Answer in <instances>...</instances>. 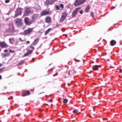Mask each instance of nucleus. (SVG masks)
Here are the masks:
<instances>
[{
    "label": "nucleus",
    "mask_w": 122,
    "mask_h": 122,
    "mask_svg": "<svg viewBox=\"0 0 122 122\" xmlns=\"http://www.w3.org/2000/svg\"><path fill=\"white\" fill-rule=\"evenodd\" d=\"M1 50L0 49V51H1Z\"/></svg>",
    "instance_id": "obj_47"
},
{
    "label": "nucleus",
    "mask_w": 122,
    "mask_h": 122,
    "mask_svg": "<svg viewBox=\"0 0 122 122\" xmlns=\"http://www.w3.org/2000/svg\"><path fill=\"white\" fill-rule=\"evenodd\" d=\"M80 9V7L77 8H76L75 10L73 11L72 14V17H75V16L77 14L78 11Z\"/></svg>",
    "instance_id": "obj_9"
},
{
    "label": "nucleus",
    "mask_w": 122,
    "mask_h": 122,
    "mask_svg": "<svg viewBox=\"0 0 122 122\" xmlns=\"http://www.w3.org/2000/svg\"><path fill=\"white\" fill-rule=\"evenodd\" d=\"M8 46V45L5 41L0 42V47L2 48H6Z\"/></svg>",
    "instance_id": "obj_7"
},
{
    "label": "nucleus",
    "mask_w": 122,
    "mask_h": 122,
    "mask_svg": "<svg viewBox=\"0 0 122 122\" xmlns=\"http://www.w3.org/2000/svg\"><path fill=\"white\" fill-rule=\"evenodd\" d=\"M116 43V41L114 40L111 41L110 42V44L111 46H113L115 45Z\"/></svg>",
    "instance_id": "obj_17"
},
{
    "label": "nucleus",
    "mask_w": 122,
    "mask_h": 122,
    "mask_svg": "<svg viewBox=\"0 0 122 122\" xmlns=\"http://www.w3.org/2000/svg\"><path fill=\"white\" fill-rule=\"evenodd\" d=\"M44 93V92H43L41 93H39V94H41V93Z\"/></svg>",
    "instance_id": "obj_46"
},
{
    "label": "nucleus",
    "mask_w": 122,
    "mask_h": 122,
    "mask_svg": "<svg viewBox=\"0 0 122 122\" xmlns=\"http://www.w3.org/2000/svg\"><path fill=\"white\" fill-rule=\"evenodd\" d=\"M6 31L9 32H13L15 31L13 25L12 24H10L9 25V28L6 29Z\"/></svg>",
    "instance_id": "obj_3"
},
{
    "label": "nucleus",
    "mask_w": 122,
    "mask_h": 122,
    "mask_svg": "<svg viewBox=\"0 0 122 122\" xmlns=\"http://www.w3.org/2000/svg\"><path fill=\"white\" fill-rule=\"evenodd\" d=\"M65 18H66L65 17L62 16L61 18V19L60 20V22H62L65 19Z\"/></svg>",
    "instance_id": "obj_20"
},
{
    "label": "nucleus",
    "mask_w": 122,
    "mask_h": 122,
    "mask_svg": "<svg viewBox=\"0 0 122 122\" xmlns=\"http://www.w3.org/2000/svg\"><path fill=\"white\" fill-rule=\"evenodd\" d=\"M73 71L74 72H75V71Z\"/></svg>",
    "instance_id": "obj_48"
},
{
    "label": "nucleus",
    "mask_w": 122,
    "mask_h": 122,
    "mask_svg": "<svg viewBox=\"0 0 122 122\" xmlns=\"http://www.w3.org/2000/svg\"><path fill=\"white\" fill-rule=\"evenodd\" d=\"M70 73V72H69L68 73V74H69V75Z\"/></svg>",
    "instance_id": "obj_45"
},
{
    "label": "nucleus",
    "mask_w": 122,
    "mask_h": 122,
    "mask_svg": "<svg viewBox=\"0 0 122 122\" xmlns=\"http://www.w3.org/2000/svg\"><path fill=\"white\" fill-rule=\"evenodd\" d=\"M115 7H114L113 6V7H112L111 8V9H115Z\"/></svg>",
    "instance_id": "obj_37"
},
{
    "label": "nucleus",
    "mask_w": 122,
    "mask_h": 122,
    "mask_svg": "<svg viewBox=\"0 0 122 122\" xmlns=\"http://www.w3.org/2000/svg\"><path fill=\"white\" fill-rule=\"evenodd\" d=\"M24 21L25 24L26 25H30L32 24L31 21L28 17L25 18Z\"/></svg>",
    "instance_id": "obj_6"
},
{
    "label": "nucleus",
    "mask_w": 122,
    "mask_h": 122,
    "mask_svg": "<svg viewBox=\"0 0 122 122\" xmlns=\"http://www.w3.org/2000/svg\"><path fill=\"white\" fill-rule=\"evenodd\" d=\"M73 112L74 113H76L78 112V111L77 110H74L73 111Z\"/></svg>",
    "instance_id": "obj_29"
},
{
    "label": "nucleus",
    "mask_w": 122,
    "mask_h": 122,
    "mask_svg": "<svg viewBox=\"0 0 122 122\" xmlns=\"http://www.w3.org/2000/svg\"><path fill=\"white\" fill-rule=\"evenodd\" d=\"M9 40L10 43L12 44L13 43V39L10 38L9 39Z\"/></svg>",
    "instance_id": "obj_26"
},
{
    "label": "nucleus",
    "mask_w": 122,
    "mask_h": 122,
    "mask_svg": "<svg viewBox=\"0 0 122 122\" xmlns=\"http://www.w3.org/2000/svg\"><path fill=\"white\" fill-rule=\"evenodd\" d=\"M12 99V97H11V98H8V99Z\"/></svg>",
    "instance_id": "obj_43"
},
{
    "label": "nucleus",
    "mask_w": 122,
    "mask_h": 122,
    "mask_svg": "<svg viewBox=\"0 0 122 122\" xmlns=\"http://www.w3.org/2000/svg\"><path fill=\"white\" fill-rule=\"evenodd\" d=\"M39 40V38H37L31 44V45L35 46L38 43Z\"/></svg>",
    "instance_id": "obj_14"
},
{
    "label": "nucleus",
    "mask_w": 122,
    "mask_h": 122,
    "mask_svg": "<svg viewBox=\"0 0 122 122\" xmlns=\"http://www.w3.org/2000/svg\"><path fill=\"white\" fill-rule=\"evenodd\" d=\"M50 14H51L50 11H46V10H44L41 12V16H42Z\"/></svg>",
    "instance_id": "obj_10"
},
{
    "label": "nucleus",
    "mask_w": 122,
    "mask_h": 122,
    "mask_svg": "<svg viewBox=\"0 0 122 122\" xmlns=\"http://www.w3.org/2000/svg\"><path fill=\"white\" fill-rule=\"evenodd\" d=\"M51 30V29L50 28L48 29L46 31L45 33V35H46Z\"/></svg>",
    "instance_id": "obj_18"
},
{
    "label": "nucleus",
    "mask_w": 122,
    "mask_h": 122,
    "mask_svg": "<svg viewBox=\"0 0 122 122\" xmlns=\"http://www.w3.org/2000/svg\"><path fill=\"white\" fill-rule=\"evenodd\" d=\"M59 5L60 7H60L61 8V9L62 10L64 8V5L63 4H60Z\"/></svg>",
    "instance_id": "obj_25"
},
{
    "label": "nucleus",
    "mask_w": 122,
    "mask_h": 122,
    "mask_svg": "<svg viewBox=\"0 0 122 122\" xmlns=\"http://www.w3.org/2000/svg\"><path fill=\"white\" fill-rule=\"evenodd\" d=\"M2 76L1 75H0V79H1Z\"/></svg>",
    "instance_id": "obj_42"
},
{
    "label": "nucleus",
    "mask_w": 122,
    "mask_h": 122,
    "mask_svg": "<svg viewBox=\"0 0 122 122\" xmlns=\"http://www.w3.org/2000/svg\"><path fill=\"white\" fill-rule=\"evenodd\" d=\"M19 40H20L21 41H22V40H21V38H19Z\"/></svg>",
    "instance_id": "obj_40"
},
{
    "label": "nucleus",
    "mask_w": 122,
    "mask_h": 122,
    "mask_svg": "<svg viewBox=\"0 0 122 122\" xmlns=\"http://www.w3.org/2000/svg\"><path fill=\"white\" fill-rule=\"evenodd\" d=\"M22 12V9L20 8H17L16 10L15 11V17L21 14Z\"/></svg>",
    "instance_id": "obj_5"
},
{
    "label": "nucleus",
    "mask_w": 122,
    "mask_h": 122,
    "mask_svg": "<svg viewBox=\"0 0 122 122\" xmlns=\"http://www.w3.org/2000/svg\"><path fill=\"white\" fill-rule=\"evenodd\" d=\"M26 43H27L28 44H29L30 43V42L29 41H27L26 42Z\"/></svg>",
    "instance_id": "obj_39"
},
{
    "label": "nucleus",
    "mask_w": 122,
    "mask_h": 122,
    "mask_svg": "<svg viewBox=\"0 0 122 122\" xmlns=\"http://www.w3.org/2000/svg\"><path fill=\"white\" fill-rule=\"evenodd\" d=\"M119 72L120 73H121L122 72V70L121 69H120L119 70Z\"/></svg>",
    "instance_id": "obj_38"
},
{
    "label": "nucleus",
    "mask_w": 122,
    "mask_h": 122,
    "mask_svg": "<svg viewBox=\"0 0 122 122\" xmlns=\"http://www.w3.org/2000/svg\"><path fill=\"white\" fill-rule=\"evenodd\" d=\"M90 8V7L89 5H88L86 8L85 9L86 12H88L89 11Z\"/></svg>",
    "instance_id": "obj_19"
},
{
    "label": "nucleus",
    "mask_w": 122,
    "mask_h": 122,
    "mask_svg": "<svg viewBox=\"0 0 122 122\" xmlns=\"http://www.w3.org/2000/svg\"><path fill=\"white\" fill-rule=\"evenodd\" d=\"M25 62V61L24 60L20 61V63L17 65L18 66H19L20 65L23 64Z\"/></svg>",
    "instance_id": "obj_21"
},
{
    "label": "nucleus",
    "mask_w": 122,
    "mask_h": 122,
    "mask_svg": "<svg viewBox=\"0 0 122 122\" xmlns=\"http://www.w3.org/2000/svg\"><path fill=\"white\" fill-rule=\"evenodd\" d=\"M8 93H9V92H7V93H5V94H8Z\"/></svg>",
    "instance_id": "obj_44"
},
{
    "label": "nucleus",
    "mask_w": 122,
    "mask_h": 122,
    "mask_svg": "<svg viewBox=\"0 0 122 122\" xmlns=\"http://www.w3.org/2000/svg\"><path fill=\"white\" fill-rule=\"evenodd\" d=\"M86 0H76L74 2V5L76 6H78L83 4L86 1Z\"/></svg>",
    "instance_id": "obj_1"
},
{
    "label": "nucleus",
    "mask_w": 122,
    "mask_h": 122,
    "mask_svg": "<svg viewBox=\"0 0 122 122\" xmlns=\"http://www.w3.org/2000/svg\"><path fill=\"white\" fill-rule=\"evenodd\" d=\"M100 66L99 65H95L92 67L94 71L97 70L98 69V68Z\"/></svg>",
    "instance_id": "obj_16"
},
{
    "label": "nucleus",
    "mask_w": 122,
    "mask_h": 122,
    "mask_svg": "<svg viewBox=\"0 0 122 122\" xmlns=\"http://www.w3.org/2000/svg\"><path fill=\"white\" fill-rule=\"evenodd\" d=\"M45 20L46 22L48 23H50L51 21V18L49 16H47L46 17Z\"/></svg>",
    "instance_id": "obj_15"
},
{
    "label": "nucleus",
    "mask_w": 122,
    "mask_h": 122,
    "mask_svg": "<svg viewBox=\"0 0 122 122\" xmlns=\"http://www.w3.org/2000/svg\"><path fill=\"white\" fill-rule=\"evenodd\" d=\"M30 94V92L29 91H25L23 92L22 94V95L23 96H26Z\"/></svg>",
    "instance_id": "obj_13"
},
{
    "label": "nucleus",
    "mask_w": 122,
    "mask_h": 122,
    "mask_svg": "<svg viewBox=\"0 0 122 122\" xmlns=\"http://www.w3.org/2000/svg\"><path fill=\"white\" fill-rule=\"evenodd\" d=\"M94 14L93 12H91L90 15L91 16L93 17V18H94Z\"/></svg>",
    "instance_id": "obj_27"
},
{
    "label": "nucleus",
    "mask_w": 122,
    "mask_h": 122,
    "mask_svg": "<svg viewBox=\"0 0 122 122\" xmlns=\"http://www.w3.org/2000/svg\"><path fill=\"white\" fill-rule=\"evenodd\" d=\"M2 66V64H1L0 63V67Z\"/></svg>",
    "instance_id": "obj_41"
},
{
    "label": "nucleus",
    "mask_w": 122,
    "mask_h": 122,
    "mask_svg": "<svg viewBox=\"0 0 122 122\" xmlns=\"http://www.w3.org/2000/svg\"><path fill=\"white\" fill-rule=\"evenodd\" d=\"M10 0H5V3H8L10 1Z\"/></svg>",
    "instance_id": "obj_31"
},
{
    "label": "nucleus",
    "mask_w": 122,
    "mask_h": 122,
    "mask_svg": "<svg viewBox=\"0 0 122 122\" xmlns=\"http://www.w3.org/2000/svg\"><path fill=\"white\" fill-rule=\"evenodd\" d=\"M79 13L80 14H82L83 13V11L82 10H81L80 11Z\"/></svg>",
    "instance_id": "obj_34"
},
{
    "label": "nucleus",
    "mask_w": 122,
    "mask_h": 122,
    "mask_svg": "<svg viewBox=\"0 0 122 122\" xmlns=\"http://www.w3.org/2000/svg\"><path fill=\"white\" fill-rule=\"evenodd\" d=\"M31 12L30 9L29 8H27L25 10L24 15L25 16H27Z\"/></svg>",
    "instance_id": "obj_11"
},
{
    "label": "nucleus",
    "mask_w": 122,
    "mask_h": 122,
    "mask_svg": "<svg viewBox=\"0 0 122 122\" xmlns=\"http://www.w3.org/2000/svg\"><path fill=\"white\" fill-rule=\"evenodd\" d=\"M49 102H52V99H50L48 100Z\"/></svg>",
    "instance_id": "obj_35"
},
{
    "label": "nucleus",
    "mask_w": 122,
    "mask_h": 122,
    "mask_svg": "<svg viewBox=\"0 0 122 122\" xmlns=\"http://www.w3.org/2000/svg\"><path fill=\"white\" fill-rule=\"evenodd\" d=\"M33 28H29L27 30H25L23 33V34L25 35H30L33 31Z\"/></svg>",
    "instance_id": "obj_2"
},
{
    "label": "nucleus",
    "mask_w": 122,
    "mask_h": 122,
    "mask_svg": "<svg viewBox=\"0 0 122 122\" xmlns=\"http://www.w3.org/2000/svg\"><path fill=\"white\" fill-rule=\"evenodd\" d=\"M67 14L66 12H64L63 13V15H62V16L66 18L67 15Z\"/></svg>",
    "instance_id": "obj_23"
},
{
    "label": "nucleus",
    "mask_w": 122,
    "mask_h": 122,
    "mask_svg": "<svg viewBox=\"0 0 122 122\" xmlns=\"http://www.w3.org/2000/svg\"><path fill=\"white\" fill-rule=\"evenodd\" d=\"M7 49L5 50H4V51L5 52H7Z\"/></svg>",
    "instance_id": "obj_36"
},
{
    "label": "nucleus",
    "mask_w": 122,
    "mask_h": 122,
    "mask_svg": "<svg viewBox=\"0 0 122 122\" xmlns=\"http://www.w3.org/2000/svg\"><path fill=\"white\" fill-rule=\"evenodd\" d=\"M56 9L57 10H59L60 9V7L59 5L56 6Z\"/></svg>",
    "instance_id": "obj_28"
},
{
    "label": "nucleus",
    "mask_w": 122,
    "mask_h": 122,
    "mask_svg": "<svg viewBox=\"0 0 122 122\" xmlns=\"http://www.w3.org/2000/svg\"><path fill=\"white\" fill-rule=\"evenodd\" d=\"M9 51L11 53H14L15 52L14 51H12L11 50H10Z\"/></svg>",
    "instance_id": "obj_32"
},
{
    "label": "nucleus",
    "mask_w": 122,
    "mask_h": 122,
    "mask_svg": "<svg viewBox=\"0 0 122 122\" xmlns=\"http://www.w3.org/2000/svg\"><path fill=\"white\" fill-rule=\"evenodd\" d=\"M33 45H31V44L28 47L29 48H30V49H31V50H32L33 51L34 50L35 48L33 46H32Z\"/></svg>",
    "instance_id": "obj_22"
},
{
    "label": "nucleus",
    "mask_w": 122,
    "mask_h": 122,
    "mask_svg": "<svg viewBox=\"0 0 122 122\" xmlns=\"http://www.w3.org/2000/svg\"><path fill=\"white\" fill-rule=\"evenodd\" d=\"M30 49H28L27 50V52L25 53L23 55V57H25L29 55L30 54H31L33 51L32 50H29Z\"/></svg>",
    "instance_id": "obj_12"
},
{
    "label": "nucleus",
    "mask_w": 122,
    "mask_h": 122,
    "mask_svg": "<svg viewBox=\"0 0 122 122\" xmlns=\"http://www.w3.org/2000/svg\"><path fill=\"white\" fill-rule=\"evenodd\" d=\"M57 1V0H46V3L47 5H51L53 4L55 2Z\"/></svg>",
    "instance_id": "obj_8"
},
{
    "label": "nucleus",
    "mask_w": 122,
    "mask_h": 122,
    "mask_svg": "<svg viewBox=\"0 0 122 122\" xmlns=\"http://www.w3.org/2000/svg\"><path fill=\"white\" fill-rule=\"evenodd\" d=\"M4 67L0 68V73L1 72L4 70Z\"/></svg>",
    "instance_id": "obj_30"
},
{
    "label": "nucleus",
    "mask_w": 122,
    "mask_h": 122,
    "mask_svg": "<svg viewBox=\"0 0 122 122\" xmlns=\"http://www.w3.org/2000/svg\"><path fill=\"white\" fill-rule=\"evenodd\" d=\"M4 57H6L9 55L8 54H4Z\"/></svg>",
    "instance_id": "obj_33"
},
{
    "label": "nucleus",
    "mask_w": 122,
    "mask_h": 122,
    "mask_svg": "<svg viewBox=\"0 0 122 122\" xmlns=\"http://www.w3.org/2000/svg\"><path fill=\"white\" fill-rule=\"evenodd\" d=\"M68 102V100L66 99H64L63 101V103H66Z\"/></svg>",
    "instance_id": "obj_24"
},
{
    "label": "nucleus",
    "mask_w": 122,
    "mask_h": 122,
    "mask_svg": "<svg viewBox=\"0 0 122 122\" xmlns=\"http://www.w3.org/2000/svg\"><path fill=\"white\" fill-rule=\"evenodd\" d=\"M15 22V24L17 26H21L23 24L22 20L18 18L16 19Z\"/></svg>",
    "instance_id": "obj_4"
}]
</instances>
